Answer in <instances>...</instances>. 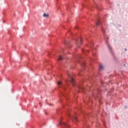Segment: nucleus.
Wrapping results in <instances>:
<instances>
[{
	"instance_id": "39448f33",
	"label": "nucleus",
	"mask_w": 128,
	"mask_h": 128,
	"mask_svg": "<svg viewBox=\"0 0 128 128\" xmlns=\"http://www.w3.org/2000/svg\"><path fill=\"white\" fill-rule=\"evenodd\" d=\"M43 16L45 17V18H48V14L44 13L43 14Z\"/></svg>"
},
{
	"instance_id": "dca6fc26",
	"label": "nucleus",
	"mask_w": 128,
	"mask_h": 128,
	"mask_svg": "<svg viewBox=\"0 0 128 128\" xmlns=\"http://www.w3.org/2000/svg\"><path fill=\"white\" fill-rule=\"evenodd\" d=\"M92 45H93V44H90V46H92Z\"/></svg>"
},
{
	"instance_id": "a211bd4d",
	"label": "nucleus",
	"mask_w": 128,
	"mask_h": 128,
	"mask_svg": "<svg viewBox=\"0 0 128 128\" xmlns=\"http://www.w3.org/2000/svg\"><path fill=\"white\" fill-rule=\"evenodd\" d=\"M65 44H66V42H65Z\"/></svg>"
},
{
	"instance_id": "ddd939ff",
	"label": "nucleus",
	"mask_w": 128,
	"mask_h": 128,
	"mask_svg": "<svg viewBox=\"0 0 128 128\" xmlns=\"http://www.w3.org/2000/svg\"><path fill=\"white\" fill-rule=\"evenodd\" d=\"M76 44H78V40H76Z\"/></svg>"
},
{
	"instance_id": "0eeeda50",
	"label": "nucleus",
	"mask_w": 128,
	"mask_h": 128,
	"mask_svg": "<svg viewBox=\"0 0 128 128\" xmlns=\"http://www.w3.org/2000/svg\"><path fill=\"white\" fill-rule=\"evenodd\" d=\"M62 84V82L61 81H60L58 82V86H60Z\"/></svg>"
},
{
	"instance_id": "20e7f679",
	"label": "nucleus",
	"mask_w": 128,
	"mask_h": 128,
	"mask_svg": "<svg viewBox=\"0 0 128 128\" xmlns=\"http://www.w3.org/2000/svg\"><path fill=\"white\" fill-rule=\"evenodd\" d=\"M63 60L62 57V56H59V57H58V60L60 61V60Z\"/></svg>"
},
{
	"instance_id": "f257e3e1",
	"label": "nucleus",
	"mask_w": 128,
	"mask_h": 128,
	"mask_svg": "<svg viewBox=\"0 0 128 128\" xmlns=\"http://www.w3.org/2000/svg\"><path fill=\"white\" fill-rule=\"evenodd\" d=\"M69 77L70 78V82L72 84L73 86H74V78L70 76V75H68Z\"/></svg>"
},
{
	"instance_id": "2eb2a0df",
	"label": "nucleus",
	"mask_w": 128,
	"mask_h": 128,
	"mask_svg": "<svg viewBox=\"0 0 128 128\" xmlns=\"http://www.w3.org/2000/svg\"><path fill=\"white\" fill-rule=\"evenodd\" d=\"M68 115L69 117L70 118V114H68Z\"/></svg>"
},
{
	"instance_id": "1a4fd4ad",
	"label": "nucleus",
	"mask_w": 128,
	"mask_h": 128,
	"mask_svg": "<svg viewBox=\"0 0 128 128\" xmlns=\"http://www.w3.org/2000/svg\"><path fill=\"white\" fill-rule=\"evenodd\" d=\"M102 31L103 32H104V28H102Z\"/></svg>"
},
{
	"instance_id": "f8f14e48",
	"label": "nucleus",
	"mask_w": 128,
	"mask_h": 128,
	"mask_svg": "<svg viewBox=\"0 0 128 128\" xmlns=\"http://www.w3.org/2000/svg\"><path fill=\"white\" fill-rule=\"evenodd\" d=\"M82 42V39H80V44H81Z\"/></svg>"
},
{
	"instance_id": "6e6552de",
	"label": "nucleus",
	"mask_w": 128,
	"mask_h": 128,
	"mask_svg": "<svg viewBox=\"0 0 128 128\" xmlns=\"http://www.w3.org/2000/svg\"><path fill=\"white\" fill-rule=\"evenodd\" d=\"M100 22L99 20H98L97 22L96 23V26H98L100 25Z\"/></svg>"
},
{
	"instance_id": "9b49d317",
	"label": "nucleus",
	"mask_w": 128,
	"mask_h": 128,
	"mask_svg": "<svg viewBox=\"0 0 128 128\" xmlns=\"http://www.w3.org/2000/svg\"><path fill=\"white\" fill-rule=\"evenodd\" d=\"M108 46H109V48H110V50H112V47H110V45H108Z\"/></svg>"
},
{
	"instance_id": "9d476101",
	"label": "nucleus",
	"mask_w": 128,
	"mask_h": 128,
	"mask_svg": "<svg viewBox=\"0 0 128 128\" xmlns=\"http://www.w3.org/2000/svg\"><path fill=\"white\" fill-rule=\"evenodd\" d=\"M79 88H80V90H84V88H82V87H80Z\"/></svg>"
},
{
	"instance_id": "423d86ee",
	"label": "nucleus",
	"mask_w": 128,
	"mask_h": 128,
	"mask_svg": "<svg viewBox=\"0 0 128 128\" xmlns=\"http://www.w3.org/2000/svg\"><path fill=\"white\" fill-rule=\"evenodd\" d=\"M104 66H102V64H100V70H104Z\"/></svg>"
},
{
	"instance_id": "4468645a",
	"label": "nucleus",
	"mask_w": 128,
	"mask_h": 128,
	"mask_svg": "<svg viewBox=\"0 0 128 128\" xmlns=\"http://www.w3.org/2000/svg\"><path fill=\"white\" fill-rule=\"evenodd\" d=\"M4 22H6V20H3V23H4Z\"/></svg>"
},
{
	"instance_id": "f03ea898",
	"label": "nucleus",
	"mask_w": 128,
	"mask_h": 128,
	"mask_svg": "<svg viewBox=\"0 0 128 128\" xmlns=\"http://www.w3.org/2000/svg\"><path fill=\"white\" fill-rule=\"evenodd\" d=\"M72 120L73 122H76L78 120H77V118L76 116H72Z\"/></svg>"
},
{
	"instance_id": "7ed1b4c3",
	"label": "nucleus",
	"mask_w": 128,
	"mask_h": 128,
	"mask_svg": "<svg viewBox=\"0 0 128 128\" xmlns=\"http://www.w3.org/2000/svg\"><path fill=\"white\" fill-rule=\"evenodd\" d=\"M60 124L64 126H68L66 123H64V122H60Z\"/></svg>"
},
{
	"instance_id": "f3484780",
	"label": "nucleus",
	"mask_w": 128,
	"mask_h": 128,
	"mask_svg": "<svg viewBox=\"0 0 128 128\" xmlns=\"http://www.w3.org/2000/svg\"><path fill=\"white\" fill-rule=\"evenodd\" d=\"M125 51H126V48L125 49Z\"/></svg>"
}]
</instances>
